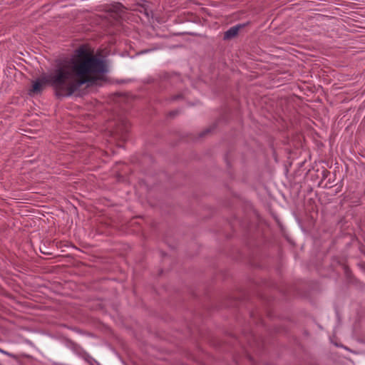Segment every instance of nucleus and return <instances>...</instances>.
I'll list each match as a JSON object with an SVG mask.
<instances>
[{
	"label": "nucleus",
	"mask_w": 365,
	"mask_h": 365,
	"mask_svg": "<svg viewBox=\"0 0 365 365\" xmlns=\"http://www.w3.org/2000/svg\"><path fill=\"white\" fill-rule=\"evenodd\" d=\"M107 72V65L102 58L81 47L68 61L58 63L45 76V81L54 89L57 96L69 97L82 85L94 83Z\"/></svg>",
	"instance_id": "1"
},
{
	"label": "nucleus",
	"mask_w": 365,
	"mask_h": 365,
	"mask_svg": "<svg viewBox=\"0 0 365 365\" xmlns=\"http://www.w3.org/2000/svg\"><path fill=\"white\" fill-rule=\"evenodd\" d=\"M46 83L45 77L42 79H37L34 82L32 88L29 91V95L33 96L36 94L41 93L43 90V84Z\"/></svg>",
	"instance_id": "2"
},
{
	"label": "nucleus",
	"mask_w": 365,
	"mask_h": 365,
	"mask_svg": "<svg viewBox=\"0 0 365 365\" xmlns=\"http://www.w3.org/2000/svg\"><path fill=\"white\" fill-rule=\"evenodd\" d=\"M243 27L242 24H237L236 26L230 27L227 31L225 32L224 38L230 39L235 37L239 32L240 29Z\"/></svg>",
	"instance_id": "3"
},
{
	"label": "nucleus",
	"mask_w": 365,
	"mask_h": 365,
	"mask_svg": "<svg viewBox=\"0 0 365 365\" xmlns=\"http://www.w3.org/2000/svg\"><path fill=\"white\" fill-rule=\"evenodd\" d=\"M0 353H2L3 354L6 355V356H11V354L10 353H9L8 351H4L1 349H0Z\"/></svg>",
	"instance_id": "4"
}]
</instances>
